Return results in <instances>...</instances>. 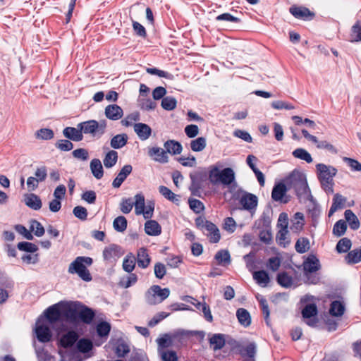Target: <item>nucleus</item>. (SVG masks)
<instances>
[{
	"label": "nucleus",
	"instance_id": "nucleus-43",
	"mask_svg": "<svg viewBox=\"0 0 361 361\" xmlns=\"http://www.w3.org/2000/svg\"><path fill=\"white\" fill-rule=\"evenodd\" d=\"M345 260L348 264H356L361 261V247L355 249L348 253Z\"/></svg>",
	"mask_w": 361,
	"mask_h": 361
},
{
	"label": "nucleus",
	"instance_id": "nucleus-56",
	"mask_svg": "<svg viewBox=\"0 0 361 361\" xmlns=\"http://www.w3.org/2000/svg\"><path fill=\"white\" fill-rule=\"evenodd\" d=\"M30 231L34 232L37 237H41L44 234V228L42 225L36 220H32L30 222Z\"/></svg>",
	"mask_w": 361,
	"mask_h": 361
},
{
	"label": "nucleus",
	"instance_id": "nucleus-29",
	"mask_svg": "<svg viewBox=\"0 0 361 361\" xmlns=\"http://www.w3.org/2000/svg\"><path fill=\"white\" fill-rule=\"evenodd\" d=\"M127 142L128 136L126 134H118L111 138L110 145L114 149H121L126 145Z\"/></svg>",
	"mask_w": 361,
	"mask_h": 361
},
{
	"label": "nucleus",
	"instance_id": "nucleus-10",
	"mask_svg": "<svg viewBox=\"0 0 361 361\" xmlns=\"http://www.w3.org/2000/svg\"><path fill=\"white\" fill-rule=\"evenodd\" d=\"M35 334L39 341L47 343L51 341L52 337L51 331L47 325L37 323Z\"/></svg>",
	"mask_w": 361,
	"mask_h": 361
},
{
	"label": "nucleus",
	"instance_id": "nucleus-47",
	"mask_svg": "<svg viewBox=\"0 0 361 361\" xmlns=\"http://www.w3.org/2000/svg\"><path fill=\"white\" fill-rule=\"evenodd\" d=\"M135 199V202L133 205H135V214L137 215L142 214L145 209V197L142 194H137Z\"/></svg>",
	"mask_w": 361,
	"mask_h": 361
},
{
	"label": "nucleus",
	"instance_id": "nucleus-42",
	"mask_svg": "<svg viewBox=\"0 0 361 361\" xmlns=\"http://www.w3.org/2000/svg\"><path fill=\"white\" fill-rule=\"evenodd\" d=\"M195 307L199 310H201L203 314L205 319L208 322H212L213 317L212 315L209 306L207 305L205 302H196L195 304Z\"/></svg>",
	"mask_w": 361,
	"mask_h": 361
},
{
	"label": "nucleus",
	"instance_id": "nucleus-20",
	"mask_svg": "<svg viewBox=\"0 0 361 361\" xmlns=\"http://www.w3.org/2000/svg\"><path fill=\"white\" fill-rule=\"evenodd\" d=\"M289 11L294 17L300 19H307L309 17L313 18L314 16L312 12L305 7L292 6Z\"/></svg>",
	"mask_w": 361,
	"mask_h": 361
},
{
	"label": "nucleus",
	"instance_id": "nucleus-55",
	"mask_svg": "<svg viewBox=\"0 0 361 361\" xmlns=\"http://www.w3.org/2000/svg\"><path fill=\"white\" fill-rule=\"evenodd\" d=\"M176 99L172 97H166L162 99L161 106L167 111H171L176 106Z\"/></svg>",
	"mask_w": 361,
	"mask_h": 361
},
{
	"label": "nucleus",
	"instance_id": "nucleus-8",
	"mask_svg": "<svg viewBox=\"0 0 361 361\" xmlns=\"http://www.w3.org/2000/svg\"><path fill=\"white\" fill-rule=\"evenodd\" d=\"M317 314V307L315 304H307L302 310V315L304 319H307L305 322L310 326H314L317 323L315 316Z\"/></svg>",
	"mask_w": 361,
	"mask_h": 361
},
{
	"label": "nucleus",
	"instance_id": "nucleus-45",
	"mask_svg": "<svg viewBox=\"0 0 361 361\" xmlns=\"http://www.w3.org/2000/svg\"><path fill=\"white\" fill-rule=\"evenodd\" d=\"M294 157L304 160L307 163L312 162V158L311 154L305 149L302 148H298L293 152Z\"/></svg>",
	"mask_w": 361,
	"mask_h": 361
},
{
	"label": "nucleus",
	"instance_id": "nucleus-40",
	"mask_svg": "<svg viewBox=\"0 0 361 361\" xmlns=\"http://www.w3.org/2000/svg\"><path fill=\"white\" fill-rule=\"evenodd\" d=\"M207 145V140L203 137H199L190 142V148L193 152H201Z\"/></svg>",
	"mask_w": 361,
	"mask_h": 361
},
{
	"label": "nucleus",
	"instance_id": "nucleus-28",
	"mask_svg": "<svg viewBox=\"0 0 361 361\" xmlns=\"http://www.w3.org/2000/svg\"><path fill=\"white\" fill-rule=\"evenodd\" d=\"M25 204L35 210H39L42 207V201L35 194L30 193L25 197Z\"/></svg>",
	"mask_w": 361,
	"mask_h": 361
},
{
	"label": "nucleus",
	"instance_id": "nucleus-60",
	"mask_svg": "<svg viewBox=\"0 0 361 361\" xmlns=\"http://www.w3.org/2000/svg\"><path fill=\"white\" fill-rule=\"evenodd\" d=\"M162 361H178L176 353L173 350H160Z\"/></svg>",
	"mask_w": 361,
	"mask_h": 361
},
{
	"label": "nucleus",
	"instance_id": "nucleus-5",
	"mask_svg": "<svg viewBox=\"0 0 361 361\" xmlns=\"http://www.w3.org/2000/svg\"><path fill=\"white\" fill-rule=\"evenodd\" d=\"M195 335V333L185 330H178L172 334H164L161 338L157 340L158 344V352L165 350L166 348L171 347L175 340L181 341L185 338Z\"/></svg>",
	"mask_w": 361,
	"mask_h": 361
},
{
	"label": "nucleus",
	"instance_id": "nucleus-13",
	"mask_svg": "<svg viewBox=\"0 0 361 361\" xmlns=\"http://www.w3.org/2000/svg\"><path fill=\"white\" fill-rule=\"evenodd\" d=\"M203 232L206 234L209 242L212 243H216L221 239V234L219 228L211 221L207 225Z\"/></svg>",
	"mask_w": 361,
	"mask_h": 361
},
{
	"label": "nucleus",
	"instance_id": "nucleus-50",
	"mask_svg": "<svg viewBox=\"0 0 361 361\" xmlns=\"http://www.w3.org/2000/svg\"><path fill=\"white\" fill-rule=\"evenodd\" d=\"M92 346L93 345L92 341L86 338H82L77 343V348L78 350L83 353L90 351L92 348Z\"/></svg>",
	"mask_w": 361,
	"mask_h": 361
},
{
	"label": "nucleus",
	"instance_id": "nucleus-25",
	"mask_svg": "<svg viewBox=\"0 0 361 361\" xmlns=\"http://www.w3.org/2000/svg\"><path fill=\"white\" fill-rule=\"evenodd\" d=\"M145 231L147 235L156 236L161 233V228L156 221L149 220L145 224Z\"/></svg>",
	"mask_w": 361,
	"mask_h": 361
},
{
	"label": "nucleus",
	"instance_id": "nucleus-14",
	"mask_svg": "<svg viewBox=\"0 0 361 361\" xmlns=\"http://www.w3.org/2000/svg\"><path fill=\"white\" fill-rule=\"evenodd\" d=\"M104 114L109 119L117 121L122 118L123 111L117 104H110L105 108Z\"/></svg>",
	"mask_w": 361,
	"mask_h": 361
},
{
	"label": "nucleus",
	"instance_id": "nucleus-49",
	"mask_svg": "<svg viewBox=\"0 0 361 361\" xmlns=\"http://www.w3.org/2000/svg\"><path fill=\"white\" fill-rule=\"evenodd\" d=\"M352 243L347 238H341L336 245V250L339 253L347 252L351 247Z\"/></svg>",
	"mask_w": 361,
	"mask_h": 361
},
{
	"label": "nucleus",
	"instance_id": "nucleus-52",
	"mask_svg": "<svg viewBox=\"0 0 361 361\" xmlns=\"http://www.w3.org/2000/svg\"><path fill=\"white\" fill-rule=\"evenodd\" d=\"M288 229H279L276 235L277 243L284 247L288 245L290 242L288 238Z\"/></svg>",
	"mask_w": 361,
	"mask_h": 361
},
{
	"label": "nucleus",
	"instance_id": "nucleus-2",
	"mask_svg": "<svg viewBox=\"0 0 361 361\" xmlns=\"http://www.w3.org/2000/svg\"><path fill=\"white\" fill-rule=\"evenodd\" d=\"M286 185L293 188L298 197L307 196L310 193L305 176L298 171H293L286 178Z\"/></svg>",
	"mask_w": 361,
	"mask_h": 361
},
{
	"label": "nucleus",
	"instance_id": "nucleus-27",
	"mask_svg": "<svg viewBox=\"0 0 361 361\" xmlns=\"http://www.w3.org/2000/svg\"><path fill=\"white\" fill-rule=\"evenodd\" d=\"M92 175L97 179H101L104 176V170L101 161L99 159H93L90 164Z\"/></svg>",
	"mask_w": 361,
	"mask_h": 361
},
{
	"label": "nucleus",
	"instance_id": "nucleus-37",
	"mask_svg": "<svg viewBox=\"0 0 361 361\" xmlns=\"http://www.w3.org/2000/svg\"><path fill=\"white\" fill-rule=\"evenodd\" d=\"M253 278L258 284L262 286H267L270 281L269 274L264 270L255 271Z\"/></svg>",
	"mask_w": 361,
	"mask_h": 361
},
{
	"label": "nucleus",
	"instance_id": "nucleus-63",
	"mask_svg": "<svg viewBox=\"0 0 361 361\" xmlns=\"http://www.w3.org/2000/svg\"><path fill=\"white\" fill-rule=\"evenodd\" d=\"M18 248L20 250L35 252L38 250L36 245L29 242H20L18 244Z\"/></svg>",
	"mask_w": 361,
	"mask_h": 361
},
{
	"label": "nucleus",
	"instance_id": "nucleus-6",
	"mask_svg": "<svg viewBox=\"0 0 361 361\" xmlns=\"http://www.w3.org/2000/svg\"><path fill=\"white\" fill-rule=\"evenodd\" d=\"M170 295V290L167 288H161L158 285L151 286L145 293V300L151 305L161 302Z\"/></svg>",
	"mask_w": 361,
	"mask_h": 361
},
{
	"label": "nucleus",
	"instance_id": "nucleus-36",
	"mask_svg": "<svg viewBox=\"0 0 361 361\" xmlns=\"http://www.w3.org/2000/svg\"><path fill=\"white\" fill-rule=\"evenodd\" d=\"M344 215L345 219L348 222L350 228H352L353 230H357L359 228V220L351 210H345Z\"/></svg>",
	"mask_w": 361,
	"mask_h": 361
},
{
	"label": "nucleus",
	"instance_id": "nucleus-39",
	"mask_svg": "<svg viewBox=\"0 0 361 361\" xmlns=\"http://www.w3.org/2000/svg\"><path fill=\"white\" fill-rule=\"evenodd\" d=\"M214 258L220 265L228 264L231 262L230 254L227 250H221L217 252Z\"/></svg>",
	"mask_w": 361,
	"mask_h": 361
},
{
	"label": "nucleus",
	"instance_id": "nucleus-64",
	"mask_svg": "<svg viewBox=\"0 0 361 361\" xmlns=\"http://www.w3.org/2000/svg\"><path fill=\"white\" fill-rule=\"evenodd\" d=\"M73 213L75 217L78 219L85 221L87 217V209L82 206H77L74 207L73 210Z\"/></svg>",
	"mask_w": 361,
	"mask_h": 361
},
{
	"label": "nucleus",
	"instance_id": "nucleus-53",
	"mask_svg": "<svg viewBox=\"0 0 361 361\" xmlns=\"http://www.w3.org/2000/svg\"><path fill=\"white\" fill-rule=\"evenodd\" d=\"M118 246L116 245H111L106 247L103 251V257L104 259L109 260L116 256L118 252Z\"/></svg>",
	"mask_w": 361,
	"mask_h": 361
},
{
	"label": "nucleus",
	"instance_id": "nucleus-31",
	"mask_svg": "<svg viewBox=\"0 0 361 361\" xmlns=\"http://www.w3.org/2000/svg\"><path fill=\"white\" fill-rule=\"evenodd\" d=\"M349 40L351 42L361 41V18L357 20L353 25Z\"/></svg>",
	"mask_w": 361,
	"mask_h": 361
},
{
	"label": "nucleus",
	"instance_id": "nucleus-16",
	"mask_svg": "<svg viewBox=\"0 0 361 361\" xmlns=\"http://www.w3.org/2000/svg\"><path fill=\"white\" fill-rule=\"evenodd\" d=\"M136 262L139 267L142 269L147 268L151 262L150 257L147 250L145 247H140L137 252Z\"/></svg>",
	"mask_w": 361,
	"mask_h": 361
},
{
	"label": "nucleus",
	"instance_id": "nucleus-1",
	"mask_svg": "<svg viewBox=\"0 0 361 361\" xmlns=\"http://www.w3.org/2000/svg\"><path fill=\"white\" fill-rule=\"evenodd\" d=\"M316 169L322 188L326 192L332 193L334 192L333 178L336 175L337 169L334 166H327L324 164H317Z\"/></svg>",
	"mask_w": 361,
	"mask_h": 361
},
{
	"label": "nucleus",
	"instance_id": "nucleus-24",
	"mask_svg": "<svg viewBox=\"0 0 361 361\" xmlns=\"http://www.w3.org/2000/svg\"><path fill=\"white\" fill-rule=\"evenodd\" d=\"M164 147L166 149L167 154L173 155L180 154L182 152L183 147L181 144L173 140H169L164 142Z\"/></svg>",
	"mask_w": 361,
	"mask_h": 361
},
{
	"label": "nucleus",
	"instance_id": "nucleus-38",
	"mask_svg": "<svg viewBox=\"0 0 361 361\" xmlns=\"http://www.w3.org/2000/svg\"><path fill=\"white\" fill-rule=\"evenodd\" d=\"M345 311V307L340 301L335 300L331 304L329 313L335 317L342 316Z\"/></svg>",
	"mask_w": 361,
	"mask_h": 361
},
{
	"label": "nucleus",
	"instance_id": "nucleus-17",
	"mask_svg": "<svg viewBox=\"0 0 361 361\" xmlns=\"http://www.w3.org/2000/svg\"><path fill=\"white\" fill-rule=\"evenodd\" d=\"M134 131L142 140H147L152 134V128L148 125L142 123H135Z\"/></svg>",
	"mask_w": 361,
	"mask_h": 361
},
{
	"label": "nucleus",
	"instance_id": "nucleus-57",
	"mask_svg": "<svg viewBox=\"0 0 361 361\" xmlns=\"http://www.w3.org/2000/svg\"><path fill=\"white\" fill-rule=\"evenodd\" d=\"M35 136L38 139L42 140H51L54 137V132L49 128H42L35 133Z\"/></svg>",
	"mask_w": 361,
	"mask_h": 361
},
{
	"label": "nucleus",
	"instance_id": "nucleus-51",
	"mask_svg": "<svg viewBox=\"0 0 361 361\" xmlns=\"http://www.w3.org/2000/svg\"><path fill=\"white\" fill-rule=\"evenodd\" d=\"M159 191L165 198L168 199L169 200L173 202H178L177 195L167 187L161 185L159 188Z\"/></svg>",
	"mask_w": 361,
	"mask_h": 361
},
{
	"label": "nucleus",
	"instance_id": "nucleus-54",
	"mask_svg": "<svg viewBox=\"0 0 361 361\" xmlns=\"http://www.w3.org/2000/svg\"><path fill=\"white\" fill-rule=\"evenodd\" d=\"M347 229V225L345 221L339 220L334 226L333 233L336 236L343 235Z\"/></svg>",
	"mask_w": 361,
	"mask_h": 361
},
{
	"label": "nucleus",
	"instance_id": "nucleus-11",
	"mask_svg": "<svg viewBox=\"0 0 361 361\" xmlns=\"http://www.w3.org/2000/svg\"><path fill=\"white\" fill-rule=\"evenodd\" d=\"M288 188L283 183H279L276 184L271 192V197L274 201H280L283 203H287L288 200L284 199L287 192Z\"/></svg>",
	"mask_w": 361,
	"mask_h": 361
},
{
	"label": "nucleus",
	"instance_id": "nucleus-35",
	"mask_svg": "<svg viewBox=\"0 0 361 361\" xmlns=\"http://www.w3.org/2000/svg\"><path fill=\"white\" fill-rule=\"evenodd\" d=\"M211 345H213L214 350L221 349L225 345L224 335L220 334H214L209 339Z\"/></svg>",
	"mask_w": 361,
	"mask_h": 361
},
{
	"label": "nucleus",
	"instance_id": "nucleus-12",
	"mask_svg": "<svg viewBox=\"0 0 361 361\" xmlns=\"http://www.w3.org/2000/svg\"><path fill=\"white\" fill-rule=\"evenodd\" d=\"M63 135L67 139L74 142H80L83 139V135L80 127V124L77 125V128L66 127L63 130Z\"/></svg>",
	"mask_w": 361,
	"mask_h": 361
},
{
	"label": "nucleus",
	"instance_id": "nucleus-30",
	"mask_svg": "<svg viewBox=\"0 0 361 361\" xmlns=\"http://www.w3.org/2000/svg\"><path fill=\"white\" fill-rule=\"evenodd\" d=\"M236 316L240 324L245 327L251 324V317L249 312L244 308H239L236 312Z\"/></svg>",
	"mask_w": 361,
	"mask_h": 361
},
{
	"label": "nucleus",
	"instance_id": "nucleus-18",
	"mask_svg": "<svg viewBox=\"0 0 361 361\" xmlns=\"http://www.w3.org/2000/svg\"><path fill=\"white\" fill-rule=\"evenodd\" d=\"M264 225L267 226L265 229L260 231L259 237L262 242L269 244L272 240V234L269 227L271 220L269 216H263L262 219Z\"/></svg>",
	"mask_w": 361,
	"mask_h": 361
},
{
	"label": "nucleus",
	"instance_id": "nucleus-61",
	"mask_svg": "<svg viewBox=\"0 0 361 361\" xmlns=\"http://www.w3.org/2000/svg\"><path fill=\"white\" fill-rule=\"evenodd\" d=\"M73 157L81 161H87L89 159V152L85 148H79L73 151Z\"/></svg>",
	"mask_w": 361,
	"mask_h": 361
},
{
	"label": "nucleus",
	"instance_id": "nucleus-34",
	"mask_svg": "<svg viewBox=\"0 0 361 361\" xmlns=\"http://www.w3.org/2000/svg\"><path fill=\"white\" fill-rule=\"evenodd\" d=\"M118 152L115 150H110L105 155L103 159L104 165L106 168L109 169L113 167L117 162Z\"/></svg>",
	"mask_w": 361,
	"mask_h": 361
},
{
	"label": "nucleus",
	"instance_id": "nucleus-62",
	"mask_svg": "<svg viewBox=\"0 0 361 361\" xmlns=\"http://www.w3.org/2000/svg\"><path fill=\"white\" fill-rule=\"evenodd\" d=\"M55 146L59 149L65 152L70 151L73 148V144L68 140H59L56 142Z\"/></svg>",
	"mask_w": 361,
	"mask_h": 361
},
{
	"label": "nucleus",
	"instance_id": "nucleus-33",
	"mask_svg": "<svg viewBox=\"0 0 361 361\" xmlns=\"http://www.w3.org/2000/svg\"><path fill=\"white\" fill-rule=\"evenodd\" d=\"M78 316L84 323L90 324L92 322L95 314L92 309L87 307H84L79 312Z\"/></svg>",
	"mask_w": 361,
	"mask_h": 361
},
{
	"label": "nucleus",
	"instance_id": "nucleus-26",
	"mask_svg": "<svg viewBox=\"0 0 361 361\" xmlns=\"http://www.w3.org/2000/svg\"><path fill=\"white\" fill-rule=\"evenodd\" d=\"M346 198L343 197L341 195L337 193L334 195L333 199V203L329 211V216L333 215L338 209H342L345 206Z\"/></svg>",
	"mask_w": 361,
	"mask_h": 361
},
{
	"label": "nucleus",
	"instance_id": "nucleus-3",
	"mask_svg": "<svg viewBox=\"0 0 361 361\" xmlns=\"http://www.w3.org/2000/svg\"><path fill=\"white\" fill-rule=\"evenodd\" d=\"M93 260L90 257H77L68 267V273L71 274H77L78 276L85 281H90L92 276L87 266L92 265Z\"/></svg>",
	"mask_w": 361,
	"mask_h": 361
},
{
	"label": "nucleus",
	"instance_id": "nucleus-7",
	"mask_svg": "<svg viewBox=\"0 0 361 361\" xmlns=\"http://www.w3.org/2000/svg\"><path fill=\"white\" fill-rule=\"evenodd\" d=\"M191 179V185L190 190L191 194L195 196L200 197L201 190L204 188V183L207 180L205 174L196 173L190 175Z\"/></svg>",
	"mask_w": 361,
	"mask_h": 361
},
{
	"label": "nucleus",
	"instance_id": "nucleus-19",
	"mask_svg": "<svg viewBox=\"0 0 361 361\" xmlns=\"http://www.w3.org/2000/svg\"><path fill=\"white\" fill-rule=\"evenodd\" d=\"M219 178L220 183L224 185H229L235 182V173L231 168H225L220 171Z\"/></svg>",
	"mask_w": 361,
	"mask_h": 361
},
{
	"label": "nucleus",
	"instance_id": "nucleus-41",
	"mask_svg": "<svg viewBox=\"0 0 361 361\" xmlns=\"http://www.w3.org/2000/svg\"><path fill=\"white\" fill-rule=\"evenodd\" d=\"M130 274L121 278L119 282V285L125 288L130 287L135 284L137 281V276L135 274L129 273Z\"/></svg>",
	"mask_w": 361,
	"mask_h": 361
},
{
	"label": "nucleus",
	"instance_id": "nucleus-32",
	"mask_svg": "<svg viewBox=\"0 0 361 361\" xmlns=\"http://www.w3.org/2000/svg\"><path fill=\"white\" fill-rule=\"evenodd\" d=\"M136 258L133 253H128L123 262V269L128 273H131L135 267Z\"/></svg>",
	"mask_w": 361,
	"mask_h": 361
},
{
	"label": "nucleus",
	"instance_id": "nucleus-22",
	"mask_svg": "<svg viewBox=\"0 0 361 361\" xmlns=\"http://www.w3.org/2000/svg\"><path fill=\"white\" fill-rule=\"evenodd\" d=\"M46 317L51 324L59 321L61 317V312L57 304L48 307L45 312Z\"/></svg>",
	"mask_w": 361,
	"mask_h": 361
},
{
	"label": "nucleus",
	"instance_id": "nucleus-23",
	"mask_svg": "<svg viewBox=\"0 0 361 361\" xmlns=\"http://www.w3.org/2000/svg\"><path fill=\"white\" fill-rule=\"evenodd\" d=\"M78 339V334L74 331H69L61 336L60 343L63 348L71 347Z\"/></svg>",
	"mask_w": 361,
	"mask_h": 361
},
{
	"label": "nucleus",
	"instance_id": "nucleus-58",
	"mask_svg": "<svg viewBox=\"0 0 361 361\" xmlns=\"http://www.w3.org/2000/svg\"><path fill=\"white\" fill-rule=\"evenodd\" d=\"M110 330L111 326L107 322H103L97 325V332L100 337L107 336Z\"/></svg>",
	"mask_w": 361,
	"mask_h": 361
},
{
	"label": "nucleus",
	"instance_id": "nucleus-15",
	"mask_svg": "<svg viewBox=\"0 0 361 361\" xmlns=\"http://www.w3.org/2000/svg\"><path fill=\"white\" fill-rule=\"evenodd\" d=\"M240 202L245 209L252 211L257 205V197L253 194L245 193L240 198Z\"/></svg>",
	"mask_w": 361,
	"mask_h": 361
},
{
	"label": "nucleus",
	"instance_id": "nucleus-59",
	"mask_svg": "<svg viewBox=\"0 0 361 361\" xmlns=\"http://www.w3.org/2000/svg\"><path fill=\"white\" fill-rule=\"evenodd\" d=\"M188 203L190 208L196 214H199L204 209L203 203L197 199H189Z\"/></svg>",
	"mask_w": 361,
	"mask_h": 361
},
{
	"label": "nucleus",
	"instance_id": "nucleus-21",
	"mask_svg": "<svg viewBox=\"0 0 361 361\" xmlns=\"http://www.w3.org/2000/svg\"><path fill=\"white\" fill-rule=\"evenodd\" d=\"M303 267L306 272H315L320 269L319 261L315 256L310 255L305 261Z\"/></svg>",
	"mask_w": 361,
	"mask_h": 361
},
{
	"label": "nucleus",
	"instance_id": "nucleus-9",
	"mask_svg": "<svg viewBox=\"0 0 361 361\" xmlns=\"http://www.w3.org/2000/svg\"><path fill=\"white\" fill-rule=\"evenodd\" d=\"M148 155L154 161L166 164L169 162L167 152L159 147H152L148 149Z\"/></svg>",
	"mask_w": 361,
	"mask_h": 361
},
{
	"label": "nucleus",
	"instance_id": "nucleus-4",
	"mask_svg": "<svg viewBox=\"0 0 361 361\" xmlns=\"http://www.w3.org/2000/svg\"><path fill=\"white\" fill-rule=\"evenodd\" d=\"M82 134H89L93 137L100 138L106 132V121L105 120H89L79 123Z\"/></svg>",
	"mask_w": 361,
	"mask_h": 361
},
{
	"label": "nucleus",
	"instance_id": "nucleus-48",
	"mask_svg": "<svg viewBox=\"0 0 361 361\" xmlns=\"http://www.w3.org/2000/svg\"><path fill=\"white\" fill-rule=\"evenodd\" d=\"M114 228L118 232H123L127 228V220L126 217L119 216L113 222Z\"/></svg>",
	"mask_w": 361,
	"mask_h": 361
},
{
	"label": "nucleus",
	"instance_id": "nucleus-44",
	"mask_svg": "<svg viewBox=\"0 0 361 361\" xmlns=\"http://www.w3.org/2000/svg\"><path fill=\"white\" fill-rule=\"evenodd\" d=\"M277 282L281 286L288 288L293 284V278L286 272H281L277 276Z\"/></svg>",
	"mask_w": 361,
	"mask_h": 361
},
{
	"label": "nucleus",
	"instance_id": "nucleus-46",
	"mask_svg": "<svg viewBox=\"0 0 361 361\" xmlns=\"http://www.w3.org/2000/svg\"><path fill=\"white\" fill-rule=\"evenodd\" d=\"M295 250L298 253H305L310 249V241L306 238H299L295 245Z\"/></svg>",
	"mask_w": 361,
	"mask_h": 361
}]
</instances>
